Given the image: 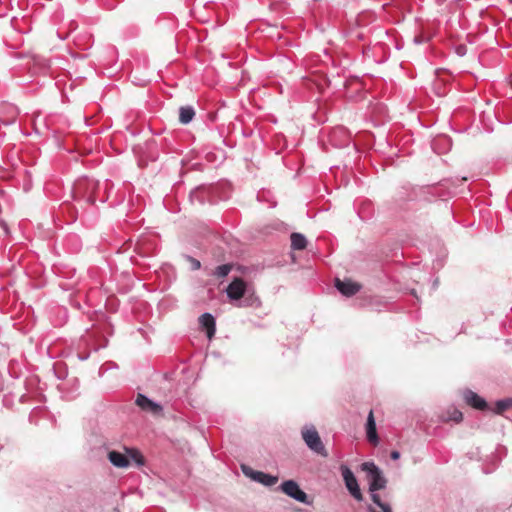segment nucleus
<instances>
[{"mask_svg":"<svg viewBox=\"0 0 512 512\" xmlns=\"http://www.w3.org/2000/svg\"><path fill=\"white\" fill-rule=\"evenodd\" d=\"M361 470L367 475L369 482V494L373 505L367 506L368 512H393L391 505L388 502L382 501L379 490L385 489L387 486V479L383 471L373 462L367 461L361 464Z\"/></svg>","mask_w":512,"mask_h":512,"instance_id":"nucleus-1","label":"nucleus"},{"mask_svg":"<svg viewBox=\"0 0 512 512\" xmlns=\"http://www.w3.org/2000/svg\"><path fill=\"white\" fill-rule=\"evenodd\" d=\"M100 188L99 181L92 178H82L75 182L73 186L74 199H83L89 204H94L97 200L96 193Z\"/></svg>","mask_w":512,"mask_h":512,"instance_id":"nucleus-2","label":"nucleus"},{"mask_svg":"<svg viewBox=\"0 0 512 512\" xmlns=\"http://www.w3.org/2000/svg\"><path fill=\"white\" fill-rule=\"evenodd\" d=\"M301 433L305 444L311 451L322 457L328 456V452L314 426L305 427Z\"/></svg>","mask_w":512,"mask_h":512,"instance_id":"nucleus-3","label":"nucleus"},{"mask_svg":"<svg viewBox=\"0 0 512 512\" xmlns=\"http://www.w3.org/2000/svg\"><path fill=\"white\" fill-rule=\"evenodd\" d=\"M279 489L289 496L290 498L294 499L297 502L310 505L311 501L309 500L308 495L305 491H303L299 484L295 480H286L281 483L279 486Z\"/></svg>","mask_w":512,"mask_h":512,"instance_id":"nucleus-4","label":"nucleus"},{"mask_svg":"<svg viewBox=\"0 0 512 512\" xmlns=\"http://www.w3.org/2000/svg\"><path fill=\"white\" fill-rule=\"evenodd\" d=\"M246 293V283L241 278H235L226 288L227 297L231 300L238 301L237 306L244 307L250 305L247 299H241Z\"/></svg>","mask_w":512,"mask_h":512,"instance_id":"nucleus-5","label":"nucleus"},{"mask_svg":"<svg viewBox=\"0 0 512 512\" xmlns=\"http://www.w3.org/2000/svg\"><path fill=\"white\" fill-rule=\"evenodd\" d=\"M341 473H342V477H343L345 486H346L347 490L349 491V493L357 501H362L363 500V495L361 493L358 481H357L354 473L352 472V470L349 467H347L345 465H342L341 466Z\"/></svg>","mask_w":512,"mask_h":512,"instance_id":"nucleus-6","label":"nucleus"},{"mask_svg":"<svg viewBox=\"0 0 512 512\" xmlns=\"http://www.w3.org/2000/svg\"><path fill=\"white\" fill-rule=\"evenodd\" d=\"M242 471L253 481L258 482L266 487H272L278 482V476L271 475L262 471H256L246 466L242 467Z\"/></svg>","mask_w":512,"mask_h":512,"instance_id":"nucleus-7","label":"nucleus"},{"mask_svg":"<svg viewBox=\"0 0 512 512\" xmlns=\"http://www.w3.org/2000/svg\"><path fill=\"white\" fill-rule=\"evenodd\" d=\"M135 404L144 412L151 413L152 415H160L163 412L161 404L153 401L144 394L138 393Z\"/></svg>","mask_w":512,"mask_h":512,"instance_id":"nucleus-8","label":"nucleus"},{"mask_svg":"<svg viewBox=\"0 0 512 512\" xmlns=\"http://www.w3.org/2000/svg\"><path fill=\"white\" fill-rule=\"evenodd\" d=\"M335 287L343 296L346 297L355 295L361 289L360 284L350 279L340 280L339 278L335 279Z\"/></svg>","mask_w":512,"mask_h":512,"instance_id":"nucleus-9","label":"nucleus"},{"mask_svg":"<svg viewBox=\"0 0 512 512\" xmlns=\"http://www.w3.org/2000/svg\"><path fill=\"white\" fill-rule=\"evenodd\" d=\"M463 398L469 406L477 410L484 411L488 409V404L486 400L483 397L479 396L477 393L473 392L472 390H465L463 392Z\"/></svg>","mask_w":512,"mask_h":512,"instance_id":"nucleus-10","label":"nucleus"},{"mask_svg":"<svg viewBox=\"0 0 512 512\" xmlns=\"http://www.w3.org/2000/svg\"><path fill=\"white\" fill-rule=\"evenodd\" d=\"M200 325L205 329L207 337L211 339L216 332V321L214 316L211 313H203L199 317Z\"/></svg>","mask_w":512,"mask_h":512,"instance_id":"nucleus-11","label":"nucleus"},{"mask_svg":"<svg viewBox=\"0 0 512 512\" xmlns=\"http://www.w3.org/2000/svg\"><path fill=\"white\" fill-rule=\"evenodd\" d=\"M107 457L110 463L117 468H127L129 466V457L127 454L111 450L108 452Z\"/></svg>","mask_w":512,"mask_h":512,"instance_id":"nucleus-12","label":"nucleus"},{"mask_svg":"<svg viewBox=\"0 0 512 512\" xmlns=\"http://www.w3.org/2000/svg\"><path fill=\"white\" fill-rule=\"evenodd\" d=\"M366 436H367V440L370 443H372L374 445L378 444L379 438H378V435H377L376 422H375V419H374L372 411L369 412V415L367 417Z\"/></svg>","mask_w":512,"mask_h":512,"instance_id":"nucleus-13","label":"nucleus"},{"mask_svg":"<svg viewBox=\"0 0 512 512\" xmlns=\"http://www.w3.org/2000/svg\"><path fill=\"white\" fill-rule=\"evenodd\" d=\"M209 188L205 186H199L192 190L189 194V200L191 203H199L201 205L205 204L208 201L209 197Z\"/></svg>","mask_w":512,"mask_h":512,"instance_id":"nucleus-14","label":"nucleus"},{"mask_svg":"<svg viewBox=\"0 0 512 512\" xmlns=\"http://www.w3.org/2000/svg\"><path fill=\"white\" fill-rule=\"evenodd\" d=\"M291 239V248L293 250H303L307 246V239L306 237L298 232H294L290 236Z\"/></svg>","mask_w":512,"mask_h":512,"instance_id":"nucleus-15","label":"nucleus"},{"mask_svg":"<svg viewBox=\"0 0 512 512\" xmlns=\"http://www.w3.org/2000/svg\"><path fill=\"white\" fill-rule=\"evenodd\" d=\"M195 116V110L192 106H182L179 109V121L182 124L190 123Z\"/></svg>","mask_w":512,"mask_h":512,"instance_id":"nucleus-16","label":"nucleus"},{"mask_svg":"<svg viewBox=\"0 0 512 512\" xmlns=\"http://www.w3.org/2000/svg\"><path fill=\"white\" fill-rule=\"evenodd\" d=\"M441 420L443 422L460 423L463 420V413L460 410L453 408L451 410H448L446 413L442 414Z\"/></svg>","mask_w":512,"mask_h":512,"instance_id":"nucleus-17","label":"nucleus"},{"mask_svg":"<svg viewBox=\"0 0 512 512\" xmlns=\"http://www.w3.org/2000/svg\"><path fill=\"white\" fill-rule=\"evenodd\" d=\"M126 454L129 457V461L132 460L136 466L141 467L145 463L144 456L142 453L136 448H125Z\"/></svg>","mask_w":512,"mask_h":512,"instance_id":"nucleus-18","label":"nucleus"},{"mask_svg":"<svg viewBox=\"0 0 512 512\" xmlns=\"http://www.w3.org/2000/svg\"><path fill=\"white\" fill-rule=\"evenodd\" d=\"M512 406V399L506 398L498 400L495 404L494 412L496 414H501L506 411L508 408Z\"/></svg>","mask_w":512,"mask_h":512,"instance_id":"nucleus-19","label":"nucleus"},{"mask_svg":"<svg viewBox=\"0 0 512 512\" xmlns=\"http://www.w3.org/2000/svg\"><path fill=\"white\" fill-rule=\"evenodd\" d=\"M232 270L231 264H222L215 268L213 275L217 278H224L226 277Z\"/></svg>","mask_w":512,"mask_h":512,"instance_id":"nucleus-20","label":"nucleus"},{"mask_svg":"<svg viewBox=\"0 0 512 512\" xmlns=\"http://www.w3.org/2000/svg\"><path fill=\"white\" fill-rule=\"evenodd\" d=\"M444 186L443 183H440L438 185H432V186H428L427 189L429 190V192L435 196V197H439V198H443L447 195H450V193H445L442 189V187Z\"/></svg>","mask_w":512,"mask_h":512,"instance_id":"nucleus-21","label":"nucleus"},{"mask_svg":"<svg viewBox=\"0 0 512 512\" xmlns=\"http://www.w3.org/2000/svg\"><path fill=\"white\" fill-rule=\"evenodd\" d=\"M185 258L188 262L191 264V269L193 271L199 270L201 268V263L199 260L195 259L194 257L190 255H185Z\"/></svg>","mask_w":512,"mask_h":512,"instance_id":"nucleus-22","label":"nucleus"},{"mask_svg":"<svg viewBox=\"0 0 512 512\" xmlns=\"http://www.w3.org/2000/svg\"><path fill=\"white\" fill-rule=\"evenodd\" d=\"M349 35L352 37V38H355L357 40H364L365 36H364V33L358 29H352L350 32H349Z\"/></svg>","mask_w":512,"mask_h":512,"instance_id":"nucleus-23","label":"nucleus"},{"mask_svg":"<svg viewBox=\"0 0 512 512\" xmlns=\"http://www.w3.org/2000/svg\"><path fill=\"white\" fill-rule=\"evenodd\" d=\"M9 112H10V119L7 121V123L13 122L15 120L16 116L18 115V110L14 106L9 107Z\"/></svg>","mask_w":512,"mask_h":512,"instance_id":"nucleus-24","label":"nucleus"},{"mask_svg":"<svg viewBox=\"0 0 512 512\" xmlns=\"http://www.w3.org/2000/svg\"><path fill=\"white\" fill-rule=\"evenodd\" d=\"M390 458H391L392 460H398V459L400 458V452H399V451H397V450H393V451H391V453H390Z\"/></svg>","mask_w":512,"mask_h":512,"instance_id":"nucleus-25","label":"nucleus"},{"mask_svg":"<svg viewBox=\"0 0 512 512\" xmlns=\"http://www.w3.org/2000/svg\"><path fill=\"white\" fill-rule=\"evenodd\" d=\"M413 42H414L415 44H422V43H424V42H425V39H424V37H423V36L418 35V36H415V37H414Z\"/></svg>","mask_w":512,"mask_h":512,"instance_id":"nucleus-26","label":"nucleus"},{"mask_svg":"<svg viewBox=\"0 0 512 512\" xmlns=\"http://www.w3.org/2000/svg\"><path fill=\"white\" fill-rule=\"evenodd\" d=\"M464 50H465V48H464V47H459V48L457 49V53H458L459 55H463V54H464Z\"/></svg>","mask_w":512,"mask_h":512,"instance_id":"nucleus-27","label":"nucleus"},{"mask_svg":"<svg viewBox=\"0 0 512 512\" xmlns=\"http://www.w3.org/2000/svg\"><path fill=\"white\" fill-rule=\"evenodd\" d=\"M438 285V280L436 279L434 282H433V288L435 289Z\"/></svg>","mask_w":512,"mask_h":512,"instance_id":"nucleus-28","label":"nucleus"},{"mask_svg":"<svg viewBox=\"0 0 512 512\" xmlns=\"http://www.w3.org/2000/svg\"><path fill=\"white\" fill-rule=\"evenodd\" d=\"M411 293H412L415 297H417V295H416V291H415L414 289H412V290H411Z\"/></svg>","mask_w":512,"mask_h":512,"instance_id":"nucleus-29","label":"nucleus"},{"mask_svg":"<svg viewBox=\"0 0 512 512\" xmlns=\"http://www.w3.org/2000/svg\"><path fill=\"white\" fill-rule=\"evenodd\" d=\"M80 359H82V360H86V359H87V357H85V355H82V357H81Z\"/></svg>","mask_w":512,"mask_h":512,"instance_id":"nucleus-30","label":"nucleus"},{"mask_svg":"<svg viewBox=\"0 0 512 512\" xmlns=\"http://www.w3.org/2000/svg\"><path fill=\"white\" fill-rule=\"evenodd\" d=\"M80 359H82V360H86V359H87V357H85V355H82V357H81Z\"/></svg>","mask_w":512,"mask_h":512,"instance_id":"nucleus-31","label":"nucleus"}]
</instances>
